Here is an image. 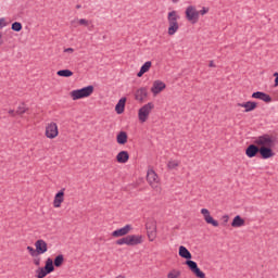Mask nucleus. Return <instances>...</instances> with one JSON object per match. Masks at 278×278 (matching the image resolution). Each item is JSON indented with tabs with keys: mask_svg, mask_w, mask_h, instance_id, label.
<instances>
[{
	"mask_svg": "<svg viewBox=\"0 0 278 278\" xmlns=\"http://www.w3.org/2000/svg\"><path fill=\"white\" fill-rule=\"evenodd\" d=\"M178 255H180L184 260H187L185 264L188 266V268L198 278H205V273L199 268V265L197 262L192 261V253H190L186 247L180 245L178 250Z\"/></svg>",
	"mask_w": 278,
	"mask_h": 278,
	"instance_id": "nucleus-1",
	"label": "nucleus"
},
{
	"mask_svg": "<svg viewBox=\"0 0 278 278\" xmlns=\"http://www.w3.org/2000/svg\"><path fill=\"white\" fill-rule=\"evenodd\" d=\"M179 15L177 14V11H170L167 14V23H168V29L167 34L168 36H175L177 31H179Z\"/></svg>",
	"mask_w": 278,
	"mask_h": 278,
	"instance_id": "nucleus-2",
	"label": "nucleus"
},
{
	"mask_svg": "<svg viewBox=\"0 0 278 278\" xmlns=\"http://www.w3.org/2000/svg\"><path fill=\"white\" fill-rule=\"evenodd\" d=\"M115 244H117L118 247H123V244H126L127 247H138V244H142V236L128 235L124 238L116 240Z\"/></svg>",
	"mask_w": 278,
	"mask_h": 278,
	"instance_id": "nucleus-3",
	"label": "nucleus"
},
{
	"mask_svg": "<svg viewBox=\"0 0 278 278\" xmlns=\"http://www.w3.org/2000/svg\"><path fill=\"white\" fill-rule=\"evenodd\" d=\"M94 92V86L89 85L87 87H84L81 89H76L71 92V97L73 101H79V99H86L90 97Z\"/></svg>",
	"mask_w": 278,
	"mask_h": 278,
	"instance_id": "nucleus-4",
	"label": "nucleus"
},
{
	"mask_svg": "<svg viewBox=\"0 0 278 278\" xmlns=\"http://www.w3.org/2000/svg\"><path fill=\"white\" fill-rule=\"evenodd\" d=\"M154 108H155V104H153V102H149L139 109L138 118L140 123H147V121H149V114H151Z\"/></svg>",
	"mask_w": 278,
	"mask_h": 278,
	"instance_id": "nucleus-5",
	"label": "nucleus"
},
{
	"mask_svg": "<svg viewBox=\"0 0 278 278\" xmlns=\"http://www.w3.org/2000/svg\"><path fill=\"white\" fill-rule=\"evenodd\" d=\"M185 16L187 21H189V23H192V25L199 23V11L194 5L187 7L185 11Z\"/></svg>",
	"mask_w": 278,
	"mask_h": 278,
	"instance_id": "nucleus-6",
	"label": "nucleus"
},
{
	"mask_svg": "<svg viewBox=\"0 0 278 278\" xmlns=\"http://www.w3.org/2000/svg\"><path fill=\"white\" fill-rule=\"evenodd\" d=\"M60 131L58 130V124L54 122H51L46 126V137H48L50 140H53V138H58V135Z\"/></svg>",
	"mask_w": 278,
	"mask_h": 278,
	"instance_id": "nucleus-7",
	"label": "nucleus"
},
{
	"mask_svg": "<svg viewBox=\"0 0 278 278\" xmlns=\"http://www.w3.org/2000/svg\"><path fill=\"white\" fill-rule=\"evenodd\" d=\"M254 144H257L258 147H273L275 144V141L273 140L270 135H263L254 141Z\"/></svg>",
	"mask_w": 278,
	"mask_h": 278,
	"instance_id": "nucleus-8",
	"label": "nucleus"
},
{
	"mask_svg": "<svg viewBox=\"0 0 278 278\" xmlns=\"http://www.w3.org/2000/svg\"><path fill=\"white\" fill-rule=\"evenodd\" d=\"M147 97H149V89L147 87H141L135 92V99L136 101H139V103H144Z\"/></svg>",
	"mask_w": 278,
	"mask_h": 278,
	"instance_id": "nucleus-9",
	"label": "nucleus"
},
{
	"mask_svg": "<svg viewBox=\"0 0 278 278\" xmlns=\"http://www.w3.org/2000/svg\"><path fill=\"white\" fill-rule=\"evenodd\" d=\"M201 214L204 217L205 223H207V225H212L213 227H218V220L214 219V217H212V215L210 214V210L207 208H202L201 210Z\"/></svg>",
	"mask_w": 278,
	"mask_h": 278,
	"instance_id": "nucleus-10",
	"label": "nucleus"
},
{
	"mask_svg": "<svg viewBox=\"0 0 278 278\" xmlns=\"http://www.w3.org/2000/svg\"><path fill=\"white\" fill-rule=\"evenodd\" d=\"M131 229H134L131 227V225L127 224L126 226H124L123 228L116 229L112 232V237L113 238H123L124 236H127L129 233V231H131Z\"/></svg>",
	"mask_w": 278,
	"mask_h": 278,
	"instance_id": "nucleus-11",
	"label": "nucleus"
},
{
	"mask_svg": "<svg viewBox=\"0 0 278 278\" xmlns=\"http://www.w3.org/2000/svg\"><path fill=\"white\" fill-rule=\"evenodd\" d=\"M258 153L262 160H270V157H275V152L273 151V147H261Z\"/></svg>",
	"mask_w": 278,
	"mask_h": 278,
	"instance_id": "nucleus-12",
	"label": "nucleus"
},
{
	"mask_svg": "<svg viewBox=\"0 0 278 278\" xmlns=\"http://www.w3.org/2000/svg\"><path fill=\"white\" fill-rule=\"evenodd\" d=\"M35 249H37L38 255H45L47 251H49V247L47 245V241L39 239L35 242Z\"/></svg>",
	"mask_w": 278,
	"mask_h": 278,
	"instance_id": "nucleus-13",
	"label": "nucleus"
},
{
	"mask_svg": "<svg viewBox=\"0 0 278 278\" xmlns=\"http://www.w3.org/2000/svg\"><path fill=\"white\" fill-rule=\"evenodd\" d=\"M162 90H166V84L162 80H154L152 87H151V92L156 96L162 92Z\"/></svg>",
	"mask_w": 278,
	"mask_h": 278,
	"instance_id": "nucleus-14",
	"label": "nucleus"
},
{
	"mask_svg": "<svg viewBox=\"0 0 278 278\" xmlns=\"http://www.w3.org/2000/svg\"><path fill=\"white\" fill-rule=\"evenodd\" d=\"M252 99H260V101H264L265 103H270L273 98L266 92L256 91L252 93Z\"/></svg>",
	"mask_w": 278,
	"mask_h": 278,
	"instance_id": "nucleus-15",
	"label": "nucleus"
},
{
	"mask_svg": "<svg viewBox=\"0 0 278 278\" xmlns=\"http://www.w3.org/2000/svg\"><path fill=\"white\" fill-rule=\"evenodd\" d=\"M64 190L66 189H61L54 197L53 200V207H62V203H64Z\"/></svg>",
	"mask_w": 278,
	"mask_h": 278,
	"instance_id": "nucleus-16",
	"label": "nucleus"
},
{
	"mask_svg": "<svg viewBox=\"0 0 278 278\" xmlns=\"http://www.w3.org/2000/svg\"><path fill=\"white\" fill-rule=\"evenodd\" d=\"M147 181L150 184L152 188H156L155 184H157V174L153 169H149L147 174Z\"/></svg>",
	"mask_w": 278,
	"mask_h": 278,
	"instance_id": "nucleus-17",
	"label": "nucleus"
},
{
	"mask_svg": "<svg viewBox=\"0 0 278 278\" xmlns=\"http://www.w3.org/2000/svg\"><path fill=\"white\" fill-rule=\"evenodd\" d=\"M238 108H244V112H253L257 108V102L248 101L243 103H238Z\"/></svg>",
	"mask_w": 278,
	"mask_h": 278,
	"instance_id": "nucleus-18",
	"label": "nucleus"
},
{
	"mask_svg": "<svg viewBox=\"0 0 278 278\" xmlns=\"http://www.w3.org/2000/svg\"><path fill=\"white\" fill-rule=\"evenodd\" d=\"M257 153H260V147H257L256 144L252 143L245 149V155L248 157H255Z\"/></svg>",
	"mask_w": 278,
	"mask_h": 278,
	"instance_id": "nucleus-19",
	"label": "nucleus"
},
{
	"mask_svg": "<svg viewBox=\"0 0 278 278\" xmlns=\"http://www.w3.org/2000/svg\"><path fill=\"white\" fill-rule=\"evenodd\" d=\"M116 162H118V164H127V162H129V152L121 151L116 155Z\"/></svg>",
	"mask_w": 278,
	"mask_h": 278,
	"instance_id": "nucleus-20",
	"label": "nucleus"
},
{
	"mask_svg": "<svg viewBox=\"0 0 278 278\" xmlns=\"http://www.w3.org/2000/svg\"><path fill=\"white\" fill-rule=\"evenodd\" d=\"M125 103H127V98H122L118 100L117 104L115 105L116 114H123V112H125Z\"/></svg>",
	"mask_w": 278,
	"mask_h": 278,
	"instance_id": "nucleus-21",
	"label": "nucleus"
},
{
	"mask_svg": "<svg viewBox=\"0 0 278 278\" xmlns=\"http://www.w3.org/2000/svg\"><path fill=\"white\" fill-rule=\"evenodd\" d=\"M43 268V270H46V273L48 275H51V273H53V270H55V265H53V260H51V257H48L46 261V265Z\"/></svg>",
	"mask_w": 278,
	"mask_h": 278,
	"instance_id": "nucleus-22",
	"label": "nucleus"
},
{
	"mask_svg": "<svg viewBox=\"0 0 278 278\" xmlns=\"http://www.w3.org/2000/svg\"><path fill=\"white\" fill-rule=\"evenodd\" d=\"M245 222L244 218H242L240 215L235 216V218L231 222V227L238 228V227H244Z\"/></svg>",
	"mask_w": 278,
	"mask_h": 278,
	"instance_id": "nucleus-23",
	"label": "nucleus"
},
{
	"mask_svg": "<svg viewBox=\"0 0 278 278\" xmlns=\"http://www.w3.org/2000/svg\"><path fill=\"white\" fill-rule=\"evenodd\" d=\"M151 66H152L151 61L146 62L141 66L140 71L137 73V77H142V75H144V73H149V71L151 70Z\"/></svg>",
	"mask_w": 278,
	"mask_h": 278,
	"instance_id": "nucleus-24",
	"label": "nucleus"
},
{
	"mask_svg": "<svg viewBox=\"0 0 278 278\" xmlns=\"http://www.w3.org/2000/svg\"><path fill=\"white\" fill-rule=\"evenodd\" d=\"M128 136L125 131H119L116 137L117 144H127Z\"/></svg>",
	"mask_w": 278,
	"mask_h": 278,
	"instance_id": "nucleus-25",
	"label": "nucleus"
},
{
	"mask_svg": "<svg viewBox=\"0 0 278 278\" xmlns=\"http://www.w3.org/2000/svg\"><path fill=\"white\" fill-rule=\"evenodd\" d=\"M26 112H29V108H27V104H25V102H22L17 106L15 114H17V116H23V114H26Z\"/></svg>",
	"mask_w": 278,
	"mask_h": 278,
	"instance_id": "nucleus-26",
	"label": "nucleus"
},
{
	"mask_svg": "<svg viewBox=\"0 0 278 278\" xmlns=\"http://www.w3.org/2000/svg\"><path fill=\"white\" fill-rule=\"evenodd\" d=\"M59 77H73V71L71 70H61L56 72Z\"/></svg>",
	"mask_w": 278,
	"mask_h": 278,
	"instance_id": "nucleus-27",
	"label": "nucleus"
},
{
	"mask_svg": "<svg viewBox=\"0 0 278 278\" xmlns=\"http://www.w3.org/2000/svg\"><path fill=\"white\" fill-rule=\"evenodd\" d=\"M62 264H64V255L59 254L58 256H55L53 265L55 266V268H60Z\"/></svg>",
	"mask_w": 278,
	"mask_h": 278,
	"instance_id": "nucleus-28",
	"label": "nucleus"
},
{
	"mask_svg": "<svg viewBox=\"0 0 278 278\" xmlns=\"http://www.w3.org/2000/svg\"><path fill=\"white\" fill-rule=\"evenodd\" d=\"M146 229H147V232H149V231H157V225L153 220L148 222L146 224Z\"/></svg>",
	"mask_w": 278,
	"mask_h": 278,
	"instance_id": "nucleus-29",
	"label": "nucleus"
},
{
	"mask_svg": "<svg viewBox=\"0 0 278 278\" xmlns=\"http://www.w3.org/2000/svg\"><path fill=\"white\" fill-rule=\"evenodd\" d=\"M36 274H37V278H45V277H47V275H49L48 273H47V270L45 269V268H42V267H39L37 270H36Z\"/></svg>",
	"mask_w": 278,
	"mask_h": 278,
	"instance_id": "nucleus-30",
	"label": "nucleus"
},
{
	"mask_svg": "<svg viewBox=\"0 0 278 278\" xmlns=\"http://www.w3.org/2000/svg\"><path fill=\"white\" fill-rule=\"evenodd\" d=\"M11 29L13 31H21L23 29V24H21V22H14L12 25H11Z\"/></svg>",
	"mask_w": 278,
	"mask_h": 278,
	"instance_id": "nucleus-31",
	"label": "nucleus"
},
{
	"mask_svg": "<svg viewBox=\"0 0 278 278\" xmlns=\"http://www.w3.org/2000/svg\"><path fill=\"white\" fill-rule=\"evenodd\" d=\"M26 249L31 257H38L39 254L37 249H34L30 245H28Z\"/></svg>",
	"mask_w": 278,
	"mask_h": 278,
	"instance_id": "nucleus-32",
	"label": "nucleus"
},
{
	"mask_svg": "<svg viewBox=\"0 0 278 278\" xmlns=\"http://www.w3.org/2000/svg\"><path fill=\"white\" fill-rule=\"evenodd\" d=\"M181 276V271L174 269L167 274V278H178Z\"/></svg>",
	"mask_w": 278,
	"mask_h": 278,
	"instance_id": "nucleus-33",
	"label": "nucleus"
},
{
	"mask_svg": "<svg viewBox=\"0 0 278 278\" xmlns=\"http://www.w3.org/2000/svg\"><path fill=\"white\" fill-rule=\"evenodd\" d=\"M177 166H179V162H177V161H169L167 163V167L169 168V170L177 168Z\"/></svg>",
	"mask_w": 278,
	"mask_h": 278,
	"instance_id": "nucleus-34",
	"label": "nucleus"
},
{
	"mask_svg": "<svg viewBox=\"0 0 278 278\" xmlns=\"http://www.w3.org/2000/svg\"><path fill=\"white\" fill-rule=\"evenodd\" d=\"M156 231L157 230H150V231H148V238H149V240L151 242H153V240H155Z\"/></svg>",
	"mask_w": 278,
	"mask_h": 278,
	"instance_id": "nucleus-35",
	"label": "nucleus"
},
{
	"mask_svg": "<svg viewBox=\"0 0 278 278\" xmlns=\"http://www.w3.org/2000/svg\"><path fill=\"white\" fill-rule=\"evenodd\" d=\"M78 25H84L85 27H88L90 25V22L86 18L78 20Z\"/></svg>",
	"mask_w": 278,
	"mask_h": 278,
	"instance_id": "nucleus-36",
	"label": "nucleus"
},
{
	"mask_svg": "<svg viewBox=\"0 0 278 278\" xmlns=\"http://www.w3.org/2000/svg\"><path fill=\"white\" fill-rule=\"evenodd\" d=\"M199 15L201 14V16H205V14H207V12H210V9L203 7L202 10L198 11Z\"/></svg>",
	"mask_w": 278,
	"mask_h": 278,
	"instance_id": "nucleus-37",
	"label": "nucleus"
},
{
	"mask_svg": "<svg viewBox=\"0 0 278 278\" xmlns=\"http://www.w3.org/2000/svg\"><path fill=\"white\" fill-rule=\"evenodd\" d=\"M5 25H8V24L5 23V18L1 17V18H0V29H3V27H5Z\"/></svg>",
	"mask_w": 278,
	"mask_h": 278,
	"instance_id": "nucleus-38",
	"label": "nucleus"
},
{
	"mask_svg": "<svg viewBox=\"0 0 278 278\" xmlns=\"http://www.w3.org/2000/svg\"><path fill=\"white\" fill-rule=\"evenodd\" d=\"M274 77H276L274 86H275V88H277L278 87V72L274 73Z\"/></svg>",
	"mask_w": 278,
	"mask_h": 278,
	"instance_id": "nucleus-39",
	"label": "nucleus"
},
{
	"mask_svg": "<svg viewBox=\"0 0 278 278\" xmlns=\"http://www.w3.org/2000/svg\"><path fill=\"white\" fill-rule=\"evenodd\" d=\"M79 20H73L72 22H71V25H73V27H77V25H79V22H78Z\"/></svg>",
	"mask_w": 278,
	"mask_h": 278,
	"instance_id": "nucleus-40",
	"label": "nucleus"
},
{
	"mask_svg": "<svg viewBox=\"0 0 278 278\" xmlns=\"http://www.w3.org/2000/svg\"><path fill=\"white\" fill-rule=\"evenodd\" d=\"M75 52V49L73 48H67L64 50V53H74Z\"/></svg>",
	"mask_w": 278,
	"mask_h": 278,
	"instance_id": "nucleus-41",
	"label": "nucleus"
},
{
	"mask_svg": "<svg viewBox=\"0 0 278 278\" xmlns=\"http://www.w3.org/2000/svg\"><path fill=\"white\" fill-rule=\"evenodd\" d=\"M35 266H40V257L34 258Z\"/></svg>",
	"mask_w": 278,
	"mask_h": 278,
	"instance_id": "nucleus-42",
	"label": "nucleus"
},
{
	"mask_svg": "<svg viewBox=\"0 0 278 278\" xmlns=\"http://www.w3.org/2000/svg\"><path fill=\"white\" fill-rule=\"evenodd\" d=\"M9 114L11 115V116H17V114H16V111H14V110H9Z\"/></svg>",
	"mask_w": 278,
	"mask_h": 278,
	"instance_id": "nucleus-43",
	"label": "nucleus"
},
{
	"mask_svg": "<svg viewBox=\"0 0 278 278\" xmlns=\"http://www.w3.org/2000/svg\"><path fill=\"white\" fill-rule=\"evenodd\" d=\"M3 45V33L0 31V47Z\"/></svg>",
	"mask_w": 278,
	"mask_h": 278,
	"instance_id": "nucleus-44",
	"label": "nucleus"
},
{
	"mask_svg": "<svg viewBox=\"0 0 278 278\" xmlns=\"http://www.w3.org/2000/svg\"><path fill=\"white\" fill-rule=\"evenodd\" d=\"M208 66H210L211 68H214V67H216V65L214 64V61H210V64H208Z\"/></svg>",
	"mask_w": 278,
	"mask_h": 278,
	"instance_id": "nucleus-45",
	"label": "nucleus"
},
{
	"mask_svg": "<svg viewBox=\"0 0 278 278\" xmlns=\"http://www.w3.org/2000/svg\"><path fill=\"white\" fill-rule=\"evenodd\" d=\"M229 222V215H225L224 216V223H228Z\"/></svg>",
	"mask_w": 278,
	"mask_h": 278,
	"instance_id": "nucleus-46",
	"label": "nucleus"
},
{
	"mask_svg": "<svg viewBox=\"0 0 278 278\" xmlns=\"http://www.w3.org/2000/svg\"><path fill=\"white\" fill-rule=\"evenodd\" d=\"M92 29H94V25H91V26L89 25V26H88V30H89V31H92Z\"/></svg>",
	"mask_w": 278,
	"mask_h": 278,
	"instance_id": "nucleus-47",
	"label": "nucleus"
},
{
	"mask_svg": "<svg viewBox=\"0 0 278 278\" xmlns=\"http://www.w3.org/2000/svg\"><path fill=\"white\" fill-rule=\"evenodd\" d=\"M80 8H81V4L76 5V10H80Z\"/></svg>",
	"mask_w": 278,
	"mask_h": 278,
	"instance_id": "nucleus-48",
	"label": "nucleus"
},
{
	"mask_svg": "<svg viewBox=\"0 0 278 278\" xmlns=\"http://www.w3.org/2000/svg\"><path fill=\"white\" fill-rule=\"evenodd\" d=\"M172 3H179V0H172Z\"/></svg>",
	"mask_w": 278,
	"mask_h": 278,
	"instance_id": "nucleus-49",
	"label": "nucleus"
}]
</instances>
